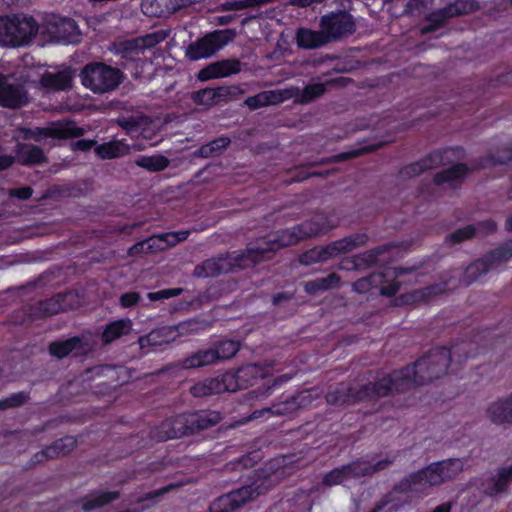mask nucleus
<instances>
[{"label":"nucleus","instance_id":"69168bd1","mask_svg":"<svg viewBox=\"0 0 512 512\" xmlns=\"http://www.w3.org/2000/svg\"><path fill=\"white\" fill-rule=\"evenodd\" d=\"M140 300V294L138 292H127L120 296V304L124 308L133 307Z\"/></svg>","mask_w":512,"mask_h":512},{"label":"nucleus","instance_id":"79ce46f5","mask_svg":"<svg viewBox=\"0 0 512 512\" xmlns=\"http://www.w3.org/2000/svg\"><path fill=\"white\" fill-rule=\"evenodd\" d=\"M231 139L229 137H220L212 140L211 142L202 145L195 155L203 158L217 157L230 145Z\"/></svg>","mask_w":512,"mask_h":512},{"label":"nucleus","instance_id":"20e7f679","mask_svg":"<svg viewBox=\"0 0 512 512\" xmlns=\"http://www.w3.org/2000/svg\"><path fill=\"white\" fill-rule=\"evenodd\" d=\"M383 377L365 385L346 386L339 384L326 395L329 404H355L388 396Z\"/></svg>","mask_w":512,"mask_h":512},{"label":"nucleus","instance_id":"7c9ffc66","mask_svg":"<svg viewBox=\"0 0 512 512\" xmlns=\"http://www.w3.org/2000/svg\"><path fill=\"white\" fill-rule=\"evenodd\" d=\"M383 143H378L375 145H368L359 149H353L347 152L339 153L337 155H333L328 158H323L320 161L317 162H311L305 164V166L308 167H314V166H320V165H326V164H332V163H338L342 161H346L352 158H356L359 156H362L366 153L373 152L377 150L378 148L382 147Z\"/></svg>","mask_w":512,"mask_h":512},{"label":"nucleus","instance_id":"680f3d73","mask_svg":"<svg viewBox=\"0 0 512 512\" xmlns=\"http://www.w3.org/2000/svg\"><path fill=\"white\" fill-rule=\"evenodd\" d=\"M183 292L182 288H171V289H164L158 292H150L147 294V297L150 301H159L162 299H169L172 297H176L180 295Z\"/></svg>","mask_w":512,"mask_h":512},{"label":"nucleus","instance_id":"c85d7f7f","mask_svg":"<svg viewBox=\"0 0 512 512\" xmlns=\"http://www.w3.org/2000/svg\"><path fill=\"white\" fill-rule=\"evenodd\" d=\"M297 44L305 49H315L329 43L324 30L319 31L301 28L296 35Z\"/></svg>","mask_w":512,"mask_h":512},{"label":"nucleus","instance_id":"c756f323","mask_svg":"<svg viewBox=\"0 0 512 512\" xmlns=\"http://www.w3.org/2000/svg\"><path fill=\"white\" fill-rule=\"evenodd\" d=\"M271 239V242L275 243L277 250L296 245L297 243L305 240L300 224L289 229L271 233Z\"/></svg>","mask_w":512,"mask_h":512},{"label":"nucleus","instance_id":"3c124183","mask_svg":"<svg viewBox=\"0 0 512 512\" xmlns=\"http://www.w3.org/2000/svg\"><path fill=\"white\" fill-rule=\"evenodd\" d=\"M476 228L473 225L455 230L445 237V242L449 245L459 244L463 241L472 239L475 236Z\"/></svg>","mask_w":512,"mask_h":512},{"label":"nucleus","instance_id":"f257e3e1","mask_svg":"<svg viewBox=\"0 0 512 512\" xmlns=\"http://www.w3.org/2000/svg\"><path fill=\"white\" fill-rule=\"evenodd\" d=\"M450 362L451 352L446 347L430 350L413 364L383 376L388 396L406 393L439 379L446 374Z\"/></svg>","mask_w":512,"mask_h":512},{"label":"nucleus","instance_id":"423d86ee","mask_svg":"<svg viewBox=\"0 0 512 512\" xmlns=\"http://www.w3.org/2000/svg\"><path fill=\"white\" fill-rule=\"evenodd\" d=\"M234 37L235 32L230 29L210 32L189 44L186 48L185 56L191 61L209 58L232 41Z\"/></svg>","mask_w":512,"mask_h":512},{"label":"nucleus","instance_id":"9b49d317","mask_svg":"<svg viewBox=\"0 0 512 512\" xmlns=\"http://www.w3.org/2000/svg\"><path fill=\"white\" fill-rule=\"evenodd\" d=\"M225 377L232 378L231 387L228 392H236L240 389H246L257 383L259 379L266 377V370L257 364H250L238 369L235 373H224Z\"/></svg>","mask_w":512,"mask_h":512},{"label":"nucleus","instance_id":"49530a36","mask_svg":"<svg viewBox=\"0 0 512 512\" xmlns=\"http://www.w3.org/2000/svg\"><path fill=\"white\" fill-rule=\"evenodd\" d=\"M216 361L217 359L214 349L200 350L191 355L190 357H187L183 361V367L187 369L198 368L213 364Z\"/></svg>","mask_w":512,"mask_h":512},{"label":"nucleus","instance_id":"052dcab7","mask_svg":"<svg viewBox=\"0 0 512 512\" xmlns=\"http://www.w3.org/2000/svg\"><path fill=\"white\" fill-rule=\"evenodd\" d=\"M147 119H148V117H146V116L123 117V118L117 119V123L123 129H125L127 131H132V130L137 129L141 125L146 124Z\"/></svg>","mask_w":512,"mask_h":512},{"label":"nucleus","instance_id":"72a5a7b5","mask_svg":"<svg viewBox=\"0 0 512 512\" xmlns=\"http://www.w3.org/2000/svg\"><path fill=\"white\" fill-rule=\"evenodd\" d=\"M336 257L331 243L326 246H316L309 249L299 257V262L303 265H312L315 263L325 262Z\"/></svg>","mask_w":512,"mask_h":512},{"label":"nucleus","instance_id":"e2e57ef3","mask_svg":"<svg viewBox=\"0 0 512 512\" xmlns=\"http://www.w3.org/2000/svg\"><path fill=\"white\" fill-rule=\"evenodd\" d=\"M377 262V258L374 256L371 250H367L355 257V265L358 267H371Z\"/></svg>","mask_w":512,"mask_h":512},{"label":"nucleus","instance_id":"393cba45","mask_svg":"<svg viewBox=\"0 0 512 512\" xmlns=\"http://www.w3.org/2000/svg\"><path fill=\"white\" fill-rule=\"evenodd\" d=\"M469 168L465 163H457L447 169H444L434 176V183L436 185L449 184L451 187L460 186L467 174Z\"/></svg>","mask_w":512,"mask_h":512},{"label":"nucleus","instance_id":"c03bdc74","mask_svg":"<svg viewBox=\"0 0 512 512\" xmlns=\"http://www.w3.org/2000/svg\"><path fill=\"white\" fill-rule=\"evenodd\" d=\"M340 276L336 273H330L327 277L318 278L305 283V291L309 294H315L318 291H326L334 288L340 283Z\"/></svg>","mask_w":512,"mask_h":512},{"label":"nucleus","instance_id":"0eeeda50","mask_svg":"<svg viewBox=\"0 0 512 512\" xmlns=\"http://www.w3.org/2000/svg\"><path fill=\"white\" fill-rule=\"evenodd\" d=\"M319 26L324 30L329 43L345 39L353 35L357 29L356 19L346 10L323 15Z\"/></svg>","mask_w":512,"mask_h":512},{"label":"nucleus","instance_id":"412c9836","mask_svg":"<svg viewBox=\"0 0 512 512\" xmlns=\"http://www.w3.org/2000/svg\"><path fill=\"white\" fill-rule=\"evenodd\" d=\"M16 162L23 166H36L48 163V158L42 148L30 144L19 143L15 149Z\"/></svg>","mask_w":512,"mask_h":512},{"label":"nucleus","instance_id":"7ed1b4c3","mask_svg":"<svg viewBox=\"0 0 512 512\" xmlns=\"http://www.w3.org/2000/svg\"><path fill=\"white\" fill-rule=\"evenodd\" d=\"M83 86L95 94H104L115 90L124 79L122 71L102 62L85 65L80 73Z\"/></svg>","mask_w":512,"mask_h":512},{"label":"nucleus","instance_id":"a211bd4d","mask_svg":"<svg viewBox=\"0 0 512 512\" xmlns=\"http://www.w3.org/2000/svg\"><path fill=\"white\" fill-rule=\"evenodd\" d=\"M232 378L225 377L222 374L216 378H209L202 382L196 383L190 388V392L194 397H205L214 394L228 392V387H231Z\"/></svg>","mask_w":512,"mask_h":512},{"label":"nucleus","instance_id":"864d4df0","mask_svg":"<svg viewBox=\"0 0 512 512\" xmlns=\"http://www.w3.org/2000/svg\"><path fill=\"white\" fill-rule=\"evenodd\" d=\"M381 278V274L372 273L367 277H363L355 281L352 288L358 293H366L370 291L377 284V280Z\"/></svg>","mask_w":512,"mask_h":512},{"label":"nucleus","instance_id":"de8ad7c7","mask_svg":"<svg viewBox=\"0 0 512 512\" xmlns=\"http://www.w3.org/2000/svg\"><path fill=\"white\" fill-rule=\"evenodd\" d=\"M135 164L150 172H160L169 166L170 160L163 155L141 156L135 161Z\"/></svg>","mask_w":512,"mask_h":512},{"label":"nucleus","instance_id":"774afa93","mask_svg":"<svg viewBox=\"0 0 512 512\" xmlns=\"http://www.w3.org/2000/svg\"><path fill=\"white\" fill-rule=\"evenodd\" d=\"M95 140L82 139L71 144L73 150L89 151L92 147H96Z\"/></svg>","mask_w":512,"mask_h":512},{"label":"nucleus","instance_id":"ea45409f","mask_svg":"<svg viewBox=\"0 0 512 512\" xmlns=\"http://www.w3.org/2000/svg\"><path fill=\"white\" fill-rule=\"evenodd\" d=\"M224 256H226V259L230 264V272L236 268L245 269L258 264L257 258H255L254 254L249 251V245H247L244 251L235 252L233 254H224Z\"/></svg>","mask_w":512,"mask_h":512},{"label":"nucleus","instance_id":"bf43d9fd","mask_svg":"<svg viewBox=\"0 0 512 512\" xmlns=\"http://www.w3.org/2000/svg\"><path fill=\"white\" fill-rule=\"evenodd\" d=\"M116 497H117L116 493H108V492L101 493L99 495L94 496L92 499L87 500L83 504V509L85 511H90V510H92L94 508H97V507H100V506H102V505H104L106 503H109L110 501H112Z\"/></svg>","mask_w":512,"mask_h":512},{"label":"nucleus","instance_id":"13d9d810","mask_svg":"<svg viewBox=\"0 0 512 512\" xmlns=\"http://www.w3.org/2000/svg\"><path fill=\"white\" fill-rule=\"evenodd\" d=\"M29 396L25 392L12 394L11 396L0 400V410L4 411L8 408H15L22 406L28 400Z\"/></svg>","mask_w":512,"mask_h":512},{"label":"nucleus","instance_id":"f03ea898","mask_svg":"<svg viewBox=\"0 0 512 512\" xmlns=\"http://www.w3.org/2000/svg\"><path fill=\"white\" fill-rule=\"evenodd\" d=\"M39 25L32 16L13 14L0 17V46L23 47L37 36Z\"/></svg>","mask_w":512,"mask_h":512},{"label":"nucleus","instance_id":"6e6552de","mask_svg":"<svg viewBox=\"0 0 512 512\" xmlns=\"http://www.w3.org/2000/svg\"><path fill=\"white\" fill-rule=\"evenodd\" d=\"M387 461H378L375 465H370L366 461H359L341 468H335L323 478V483L327 486L338 485L346 482L348 479L356 476H363L384 469Z\"/></svg>","mask_w":512,"mask_h":512},{"label":"nucleus","instance_id":"e433bc0d","mask_svg":"<svg viewBox=\"0 0 512 512\" xmlns=\"http://www.w3.org/2000/svg\"><path fill=\"white\" fill-rule=\"evenodd\" d=\"M95 153L101 159H113L130 153V147L122 141H111L95 147Z\"/></svg>","mask_w":512,"mask_h":512},{"label":"nucleus","instance_id":"5701e85b","mask_svg":"<svg viewBox=\"0 0 512 512\" xmlns=\"http://www.w3.org/2000/svg\"><path fill=\"white\" fill-rule=\"evenodd\" d=\"M260 486L248 485L233 491L228 495L221 497L218 500V505L223 507L231 506L230 510L244 505L246 502L255 499L262 492L259 490Z\"/></svg>","mask_w":512,"mask_h":512},{"label":"nucleus","instance_id":"338daca9","mask_svg":"<svg viewBox=\"0 0 512 512\" xmlns=\"http://www.w3.org/2000/svg\"><path fill=\"white\" fill-rule=\"evenodd\" d=\"M165 330H154L146 336H142L139 338V345L143 349L146 346H151L155 344V336H161Z\"/></svg>","mask_w":512,"mask_h":512},{"label":"nucleus","instance_id":"c9c22d12","mask_svg":"<svg viewBox=\"0 0 512 512\" xmlns=\"http://www.w3.org/2000/svg\"><path fill=\"white\" fill-rule=\"evenodd\" d=\"M132 322L130 319H120L106 326L102 333V341L104 344H110L123 335L130 333Z\"/></svg>","mask_w":512,"mask_h":512},{"label":"nucleus","instance_id":"4c0bfd02","mask_svg":"<svg viewBox=\"0 0 512 512\" xmlns=\"http://www.w3.org/2000/svg\"><path fill=\"white\" fill-rule=\"evenodd\" d=\"M467 461L460 458L448 459L437 462L438 471L442 478V483L457 477L465 468Z\"/></svg>","mask_w":512,"mask_h":512},{"label":"nucleus","instance_id":"8fccbe9b","mask_svg":"<svg viewBox=\"0 0 512 512\" xmlns=\"http://www.w3.org/2000/svg\"><path fill=\"white\" fill-rule=\"evenodd\" d=\"M487 412L490 416H512V394L491 403Z\"/></svg>","mask_w":512,"mask_h":512},{"label":"nucleus","instance_id":"473e14b6","mask_svg":"<svg viewBox=\"0 0 512 512\" xmlns=\"http://www.w3.org/2000/svg\"><path fill=\"white\" fill-rule=\"evenodd\" d=\"M369 237L366 233H355L337 241L331 242L335 256L350 252L368 243Z\"/></svg>","mask_w":512,"mask_h":512},{"label":"nucleus","instance_id":"1a4fd4ad","mask_svg":"<svg viewBox=\"0 0 512 512\" xmlns=\"http://www.w3.org/2000/svg\"><path fill=\"white\" fill-rule=\"evenodd\" d=\"M87 379L97 380L106 389H115L128 382L129 373L124 366L101 365L85 371Z\"/></svg>","mask_w":512,"mask_h":512},{"label":"nucleus","instance_id":"f704fd0d","mask_svg":"<svg viewBox=\"0 0 512 512\" xmlns=\"http://www.w3.org/2000/svg\"><path fill=\"white\" fill-rule=\"evenodd\" d=\"M188 232L181 233H168L158 236H152L146 239V244L149 246V252L162 251L168 245H175L179 241L185 240Z\"/></svg>","mask_w":512,"mask_h":512},{"label":"nucleus","instance_id":"f3484780","mask_svg":"<svg viewBox=\"0 0 512 512\" xmlns=\"http://www.w3.org/2000/svg\"><path fill=\"white\" fill-rule=\"evenodd\" d=\"M241 71V63L237 59H225L211 63L204 69H202L198 78L201 81H206L212 78L227 77L233 74H237Z\"/></svg>","mask_w":512,"mask_h":512},{"label":"nucleus","instance_id":"4d7b16f0","mask_svg":"<svg viewBox=\"0 0 512 512\" xmlns=\"http://www.w3.org/2000/svg\"><path fill=\"white\" fill-rule=\"evenodd\" d=\"M486 160L492 165L507 164L512 161V145L498 149L495 154H490Z\"/></svg>","mask_w":512,"mask_h":512},{"label":"nucleus","instance_id":"ddd939ff","mask_svg":"<svg viewBox=\"0 0 512 512\" xmlns=\"http://www.w3.org/2000/svg\"><path fill=\"white\" fill-rule=\"evenodd\" d=\"M48 32L56 42L78 43L81 40V31L71 18H61L50 23Z\"/></svg>","mask_w":512,"mask_h":512},{"label":"nucleus","instance_id":"4be33fe9","mask_svg":"<svg viewBox=\"0 0 512 512\" xmlns=\"http://www.w3.org/2000/svg\"><path fill=\"white\" fill-rule=\"evenodd\" d=\"M451 279L444 280L441 283L433 284L427 287H423L420 289L413 290L409 293H406L403 297L405 302L407 303H426L433 299L434 297L444 294L445 292L452 290V288H447V285L450 283ZM458 287V285H454L453 289Z\"/></svg>","mask_w":512,"mask_h":512},{"label":"nucleus","instance_id":"bb28decb","mask_svg":"<svg viewBox=\"0 0 512 512\" xmlns=\"http://www.w3.org/2000/svg\"><path fill=\"white\" fill-rule=\"evenodd\" d=\"M309 403L310 395L306 392H303L283 403L273 405L271 408L263 409L261 412L266 411L278 416L284 414H292L296 413L300 408L306 406Z\"/></svg>","mask_w":512,"mask_h":512},{"label":"nucleus","instance_id":"39448f33","mask_svg":"<svg viewBox=\"0 0 512 512\" xmlns=\"http://www.w3.org/2000/svg\"><path fill=\"white\" fill-rule=\"evenodd\" d=\"M480 9L476 0H455L445 7L427 15V25L420 29L422 35L432 33L444 27L449 19L476 12Z\"/></svg>","mask_w":512,"mask_h":512},{"label":"nucleus","instance_id":"b1692460","mask_svg":"<svg viewBox=\"0 0 512 512\" xmlns=\"http://www.w3.org/2000/svg\"><path fill=\"white\" fill-rule=\"evenodd\" d=\"M75 70L65 67L56 72H46L41 77V84L53 90H66L72 87Z\"/></svg>","mask_w":512,"mask_h":512},{"label":"nucleus","instance_id":"5fc2aeb1","mask_svg":"<svg viewBox=\"0 0 512 512\" xmlns=\"http://www.w3.org/2000/svg\"><path fill=\"white\" fill-rule=\"evenodd\" d=\"M134 39L141 48V51L144 53L146 49L152 48L163 41L165 39V35L161 32H155Z\"/></svg>","mask_w":512,"mask_h":512},{"label":"nucleus","instance_id":"0e129e2a","mask_svg":"<svg viewBox=\"0 0 512 512\" xmlns=\"http://www.w3.org/2000/svg\"><path fill=\"white\" fill-rule=\"evenodd\" d=\"M33 194V189L30 186L21 188H13L8 191V195L11 198H17L19 200H28Z\"/></svg>","mask_w":512,"mask_h":512},{"label":"nucleus","instance_id":"603ef678","mask_svg":"<svg viewBox=\"0 0 512 512\" xmlns=\"http://www.w3.org/2000/svg\"><path fill=\"white\" fill-rule=\"evenodd\" d=\"M192 100L197 105L213 106L217 104L214 88H205L192 93Z\"/></svg>","mask_w":512,"mask_h":512},{"label":"nucleus","instance_id":"37998d69","mask_svg":"<svg viewBox=\"0 0 512 512\" xmlns=\"http://www.w3.org/2000/svg\"><path fill=\"white\" fill-rule=\"evenodd\" d=\"M271 241L272 239L270 233L248 244L249 251L254 254L255 258H257L258 263H260L267 254L273 253L277 250L275 243Z\"/></svg>","mask_w":512,"mask_h":512},{"label":"nucleus","instance_id":"58836bf2","mask_svg":"<svg viewBox=\"0 0 512 512\" xmlns=\"http://www.w3.org/2000/svg\"><path fill=\"white\" fill-rule=\"evenodd\" d=\"M489 268L485 263L483 257H480L471 262L465 269L460 279V283L469 286L477 281L481 276L486 275L489 272Z\"/></svg>","mask_w":512,"mask_h":512},{"label":"nucleus","instance_id":"9d476101","mask_svg":"<svg viewBox=\"0 0 512 512\" xmlns=\"http://www.w3.org/2000/svg\"><path fill=\"white\" fill-rule=\"evenodd\" d=\"M49 352L52 356L62 359L73 353L74 356L87 355L94 349L93 344L84 336H75L63 341H54L49 345Z\"/></svg>","mask_w":512,"mask_h":512},{"label":"nucleus","instance_id":"cd10ccee","mask_svg":"<svg viewBox=\"0 0 512 512\" xmlns=\"http://www.w3.org/2000/svg\"><path fill=\"white\" fill-rule=\"evenodd\" d=\"M482 257L489 270L496 269L498 266L512 258V239H509L502 243L500 246L491 249Z\"/></svg>","mask_w":512,"mask_h":512},{"label":"nucleus","instance_id":"dca6fc26","mask_svg":"<svg viewBox=\"0 0 512 512\" xmlns=\"http://www.w3.org/2000/svg\"><path fill=\"white\" fill-rule=\"evenodd\" d=\"M337 226L338 223L324 213H317L310 219L300 223L305 240L326 234Z\"/></svg>","mask_w":512,"mask_h":512},{"label":"nucleus","instance_id":"a19ab883","mask_svg":"<svg viewBox=\"0 0 512 512\" xmlns=\"http://www.w3.org/2000/svg\"><path fill=\"white\" fill-rule=\"evenodd\" d=\"M77 445V441L72 436H66L64 438L59 439L53 445L47 447L43 451V455L46 458H56L60 456H64L71 452Z\"/></svg>","mask_w":512,"mask_h":512},{"label":"nucleus","instance_id":"09e8293b","mask_svg":"<svg viewBox=\"0 0 512 512\" xmlns=\"http://www.w3.org/2000/svg\"><path fill=\"white\" fill-rule=\"evenodd\" d=\"M240 349V343L234 340H224L216 344L214 352L217 360H226L234 357Z\"/></svg>","mask_w":512,"mask_h":512},{"label":"nucleus","instance_id":"a18cd8bd","mask_svg":"<svg viewBox=\"0 0 512 512\" xmlns=\"http://www.w3.org/2000/svg\"><path fill=\"white\" fill-rule=\"evenodd\" d=\"M282 100L283 97L280 93L275 91H263L254 96L248 97L244 103L250 109L254 110L266 105L278 103Z\"/></svg>","mask_w":512,"mask_h":512},{"label":"nucleus","instance_id":"a878e982","mask_svg":"<svg viewBox=\"0 0 512 512\" xmlns=\"http://www.w3.org/2000/svg\"><path fill=\"white\" fill-rule=\"evenodd\" d=\"M512 481V464L498 470L497 474L484 483V491L495 496L504 492Z\"/></svg>","mask_w":512,"mask_h":512},{"label":"nucleus","instance_id":"2eb2a0df","mask_svg":"<svg viewBox=\"0 0 512 512\" xmlns=\"http://www.w3.org/2000/svg\"><path fill=\"white\" fill-rule=\"evenodd\" d=\"M438 471L437 463H433L418 473L412 475L408 480L407 488L412 491H423L427 487L437 486L442 484V478Z\"/></svg>","mask_w":512,"mask_h":512},{"label":"nucleus","instance_id":"f8f14e48","mask_svg":"<svg viewBox=\"0 0 512 512\" xmlns=\"http://www.w3.org/2000/svg\"><path fill=\"white\" fill-rule=\"evenodd\" d=\"M28 103L27 92L22 85L13 84L0 74V105L17 109Z\"/></svg>","mask_w":512,"mask_h":512},{"label":"nucleus","instance_id":"6ab92c4d","mask_svg":"<svg viewBox=\"0 0 512 512\" xmlns=\"http://www.w3.org/2000/svg\"><path fill=\"white\" fill-rule=\"evenodd\" d=\"M230 272V264L224 254L204 260L196 265L193 270V276L196 278L217 277Z\"/></svg>","mask_w":512,"mask_h":512},{"label":"nucleus","instance_id":"4468645a","mask_svg":"<svg viewBox=\"0 0 512 512\" xmlns=\"http://www.w3.org/2000/svg\"><path fill=\"white\" fill-rule=\"evenodd\" d=\"M447 151H434L421 159L420 161L408 164L399 170V176L402 179H411L423 173L426 170L445 165L444 154Z\"/></svg>","mask_w":512,"mask_h":512},{"label":"nucleus","instance_id":"6e6d98bb","mask_svg":"<svg viewBox=\"0 0 512 512\" xmlns=\"http://www.w3.org/2000/svg\"><path fill=\"white\" fill-rule=\"evenodd\" d=\"M326 91L325 85L322 83L307 85L301 94V102L309 103L314 99L322 96Z\"/></svg>","mask_w":512,"mask_h":512},{"label":"nucleus","instance_id":"2f4dec72","mask_svg":"<svg viewBox=\"0 0 512 512\" xmlns=\"http://www.w3.org/2000/svg\"><path fill=\"white\" fill-rule=\"evenodd\" d=\"M115 53L120 57L121 62L119 64L123 67H126L129 62L141 60L144 55L135 39L118 43L115 46Z\"/></svg>","mask_w":512,"mask_h":512},{"label":"nucleus","instance_id":"aec40b11","mask_svg":"<svg viewBox=\"0 0 512 512\" xmlns=\"http://www.w3.org/2000/svg\"><path fill=\"white\" fill-rule=\"evenodd\" d=\"M84 129L77 127L74 122L57 123L51 127L37 128L33 136L36 141L40 136L57 139L77 138L84 134Z\"/></svg>","mask_w":512,"mask_h":512}]
</instances>
